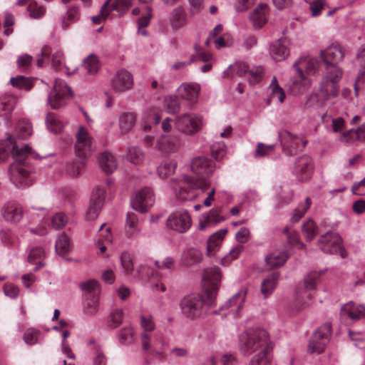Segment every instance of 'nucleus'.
Wrapping results in <instances>:
<instances>
[{"mask_svg":"<svg viewBox=\"0 0 365 365\" xmlns=\"http://www.w3.org/2000/svg\"><path fill=\"white\" fill-rule=\"evenodd\" d=\"M166 226L168 228L179 233H184L191 226L190 216L185 210L174 212L168 216L166 220Z\"/></svg>","mask_w":365,"mask_h":365,"instance_id":"obj_12","label":"nucleus"},{"mask_svg":"<svg viewBox=\"0 0 365 365\" xmlns=\"http://www.w3.org/2000/svg\"><path fill=\"white\" fill-rule=\"evenodd\" d=\"M200 91V84L194 82L183 83L178 89L179 96L187 102L190 108H192L197 102Z\"/></svg>","mask_w":365,"mask_h":365,"instance_id":"obj_17","label":"nucleus"},{"mask_svg":"<svg viewBox=\"0 0 365 365\" xmlns=\"http://www.w3.org/2000/svg\"><path fill=\"white\" fill-rule=\"evenodd\" d=\"M133 86V76L125 69L117 71L111 80V87L115 93L125 92L131 89Z\"/></svg>","mask_w":365,"mask_h":365,"instance_id":"obj_16","label":"nucleus"},{"mask_svg":"<svg viewBox=\"0 0 365 365\" xmlns=\"http://www.w3.org/2000/svg\"><path fill=\"white\" fill-rule=\"evenodd\" d=\"M164 108L169 113H176L180 109V103L176 96H169L164 100Z\"/></svg>","mask_w":365,"mask_h":365,"instance_id":"obj_54","label":"nucleus"},{"mask_svg":"<svg viewBox=\"0 0 365 365\" xmlns=\"http://www.w3.org/2000/svg\"><path fill=\"white\" fill-rule=\"evenodd\" d=\"M138 218L133 212H128L126 216L125 225V233L127 237L131 238L138 233Z\"/></svg>","mask_w":365,"mask_h":365,"instance_id":"obj_38","label":"nucleus"},{"mask_svg":"<svg viewBox=\"0 0 365 365\" xmlns=\"http://www.w3.org/2000/svg\"><path fill=\"white\" fill-rule=\"evenodd\" d=\"M319 249L326 253L335 254L341 248V238L336 232H327L318 240Z\"/></svg>","mask_w":365,"mask_h":365,"instance_id":"obj_14","label":"nucleus"},{"mask_svg":"<svg viewBox=\"0 0 365 365\" xmlns=\"http://www.w3.org/2000/svg\"><path fill=\"white\" fill-rule=\"evenodd\" d=\"M323 61L328 63H336L341 61L344 53L341 46L339 44H331L327 49L320 51Z\"/></svg>","mask_w":365,"mask_h":365,"instance_id":"obj_22","label":"nucleus"},{"mask_svg":"<svg viewBox=\"0 0 365 365\" xmlns=\"http://www.w3.org/2000/svg\"><path fill=\"white\" fill-rule=\"evenodd\" d=\"M221 279V270L217 267H212L204 270L202 276L205 294L208 297V303H213Z\"/></svg>","mask_w":365,"mask_h":365,"instance_id":"obj_5","label":"nucleus"},{"mask_svg":"<svg viewBox=\"0 0 365 365\" xmlns=\"http://www.w3.org/2000/svg\"><path fill=\"white\" fill-rule=\"evenodd\" d=\"M79 287L86 292V295H98L99 292L98 283L95 279L82 282L79 284Z\"/></svg>","mask_w":365,"mask_h":365,"instance_id":"obj_58","label":"nucleus"},{"mask_svg":"<svg viewBox=\"0 0 365 365\" xmlns=\"http://www.w3.org/2000/svg\"><path fill=\"white\" fill-rule=\"evenodd\" d=\"M30 16L34 19L41 18L46 11L43 6L38 5L36 1H31L28 6Z\"/></svg>","mask_w":365,"mask_h":365,"instance_id":"obj_64","label":"nucleus"},{"mask_svg":"<svg viewBox=\"0 0 365 365\" xmlns=\"http://www.w3.org/2000/svg\"><path fill=\"white\" fill-rule=\"evenodd\" d=\"M203 304H212L208 303V297L205 294L202 297L199 294L187 295L181 300L180 305L185 317L194 319L200 315Z\"/></svg>","mask_w":365,"mask_h":365,"instance_id":"obj_3","label":"nucleus"},{"mask_svg":"<svg viewBox=\"0 0 365 365\" xmlns=\"http://www.w3.org/2000/svg\"><path fill=\"white\" fill-rule=\"evenodd\" d=\"M210 186V184L206 180L196 181L193 178L184 175L179 180L178 191L175 188V193L177 197L180 200H190L193 197V195H190L191 189L200 188L203 190H206Z\"/></svg>","mask_w":365,"mask_h":365,"instance_id":"obj_8","label":"nucleus"},{"mask_svg":"<svg viewBox=\"0 0 365 365\" xmlns=\"http://www.w3.org/2000/svg\"><path fill=\"white\" fill-rule=\"evenodd\" d=\"M288 258L286 252L274 251L265 258L267 265L270 269H274L283 265Z\"/></svg>","mask_w":365,"mask_h":365,"instance_id":"obj_35","label":"nucleus"},{"mask_svg":"<svg viewBox=\"0 0 365 365\" xmlns=\"http://www.w3.org/2000/svg\"><path fill=\"white\" fill-rule=\"evenodd\" d=\"M341 317H348L352 320L365 317V307L362 304H356L353 302H349L341 307Z\"/></svg>","mask_w":365,"mask_h":365,"instance_id":"obj_24","label":"nucleus"},{"mask_svg":"<svg viewBox=\"0 0 365 365\" xmlns=\"http://www.w3.org/2000/svg\"><path fill=\"white\" fill-rule=\"evenodd\" d=\"M2 215L7 222L18 223L23 217L24 210L20 204L15 202H9L3 207Z\"/></svg>","mask_w":365,"mask_h":365,"instance_id":"obj_21","label":"nucleus"},{"mask_svg":"<svg viewBox=\"0 0 365 365\" xmlns=\"http://www.w3.org/2000/svg\"><path fill=\"white\" fill-rule=\"evenodd\" d=\"M311 205L312 200L310 197H307L304 202L299 203L297 207L294 210L290 218L291 222L293 223L298 222L309 209Z\"/></svg>","mask_w":365,"mask_h":365,"instance_id":"obj_43","label":"nucleus"},{"mask_svg":"<svg viewBox=\"0 0 365 365\" xmlns=\"http://www.w3.org/2000/svg\"><path fill=\"white\" fill-rule=\"evenodd\" d=\"M70 96L71 91L66 82L56 79L53 90L48 97V104L52 109H58L66 104V100Z\"/></svg>","mask_w":365,"mask_h":365,"instance_id":"obj_7","label":"nucleus"},{"mask_svg":"<svg viewBox=\"0 0 365 365\" xmlns=\"http://www.w3.org/2000/svg\"><path fill=\"white\" fill-rule=\"evenodd\" d=\"M278 138L283 151L289 155H294L299 149L304 148L307 143V140H302L299 136L292 135L287 130L279 131Z\"/></svg>","mask_w":365,"mask_h":365,"instance_id":"obj_10","label":"nucleus"},{"mask_svg":"<svg viewBox=\"0 0 365 365\" xmlns=\"http://www.w3.org/2000/svg\"><path fill=\"white\" fill-rule=\"evenodd\" d=\"M98 159L100 168L105 173H112L117 168V160L110 153L103 152Z\"/></svg>","mask_w":365,"mask_h":365,"instance_id":"obj_29","label":"nucleus"},{"mask_svg":"<svg viewBox=\"0 0 365 365\" xmlns=\"http://www.w3.org/2000/svg\"><path fill=\"white\" fill-rule=\"evenodd\" d=\"M331 326L329 323H325L313 334L308 345V351L310 354H320L324 351L327 344L329 341Z\"/></svg>","mask_w":365,"mask_h":365,"instance_id":"obj_6","label":"nucleus"},{"mask_svg":"<svg viewBox=\"0 0 365 365\" xmlns=\"http://www.w3.org/2000/svg\"><path fill=\"white\" fill-rule=\"evenodd\" d=\"M133 329L131 327H125L120 330L119 341L122 344L129 345L134 342Z\"/></svg>","mask_w":365,"mask_h":365,"instance_id":"obj_61","label":"nucleus"},{"mask_svg":"<svg viewBox=\"0 0 365 365\" xmlns=\"http://www.w3.org/2000/svg\"><path fill=\"white\" fill-rule=\"evenodd\" d=\"M279 278V272H274L261 283V293L264 298H267L274 290Z\"/></svg>","mask_w":365,"mask_h":365,"instance_id":"obj_31","label":"nucleus"},{"mask_svg":"<svg viewBox=\"0 0 365 365\" xmlns=\"http://www.w3.org/2000/svg\"><path fill=\"white\" fill-rule=\"evenodd\" d=\"M10 82L14 87L19 89L28 91L32 87V81L30 78L24 76H18L10 79Z\"/></svg>","mask_w":365,"mask_h":365,"instance_id":"obj_56","label":"nucleus"},{"mask_svg":"<svg viewBox=\"0 0 365 365\" xmlns=\"http://www.w3.org/2000/svg\"><path fill=\"white\" fill-rule=\"evenodd\" d=\"M160 115L155 110H150L144 114L142 120V127L147 132L152 128V124L157 125L160 123Z\"/></svg>","mask_w":365,"mask_h":365,"instance_id":"obj_44","label":"nucleus"},{"mask_svg":"<svg viewBox=\"0 0 365 365\" xmlns=\"http://www.w3.org/2000/svg\"><path fill=\"white\" fill-rule=\"evenodd\" d=\"M302 232L307 241L312 240L318 234V227L312 219H308L302 225Z\"/></svg>","mask_w":365,"mask_h":365,"instance_id":"obj_45","label":"nucleus"},{"mask_svg":"<svg viewBox=\"0 0 365 365\" xmlns=\"http://www.w3.org/2000/svg\"><path fill=\"white\" fill-rule=\"evenodd\" d=\"M320 274L317 272H312L304 277V288L307 290L304 295L308 298L310 297V293L308 292L312 291L315 289L317 281L319 279Z\"/></svg>","mask_w":365,"mask_h":365,"instance_id":"obj_53","label":"nucleus"},{"mask_svg":"<svg viewBox=\"0 0 365 365\" xmlns=\"http://www.w3.org/2000/svg\"><path fill=\"white\" fill-rule=\"evenodd\" d=\"M16 105V98L10 94H3L0 96V116L9 120V115Z\"/></svg>","mask_w":365,"mask_h":365,"instance_id":"obj_32","label":"nucleus"},{"mask_svg":"<svg viewBox=\"0 0 365 365\" xmlns=\"http://www.w3.org/2000/svg\"><path fill=\"white\" fill-rule=\"evenodd\" d=\"M9 153L19 158L26 155L38 157L28 145L19 148L10 138H7L6 140H0V162L5 160Z\"/></svg>","mask_w":365,"mask_h":365,"instance_id":"obj_9","label":"nucleus"},{"mask_svg":"<svg viewBox=\"0 0 365 365\" xmlns=\"http://www.w3.org/2000/svg\"><path fill=\"white\" fill-rule=\"evenodd\" d=\"M264 73V68L262 66H255L251 69H248L247 79L250 84H256L260 82L262 79Z\"/></svg>","mask_w":365,"mask_h":365,"instance_id":"obj_60","label":"nucleus"},{"mask_svg":"<svg viewBox=\"0 0 365 365\" xmlns=\"http://www.w3.org/2000/svg\"><path fill=\"white\" fill-rule=\"evenodd\" d=\"M120 263L125 274H130L133 272L134 267L133 260L128 252H124L121 254Z\"/></svg>","mask_w":365,"mask_h":365,"instance_id":"obj_62","label":"nucleus"},{"mask_svg":"<svg viewBox=\"0 0 365 365\" xmlns=\"http://www.w3.org/2000/svg\"><path fill=\"white\" fill-rule=\"evenodd\" d=\"M80 18V11L77 7H71L68 9L66 14L62 19V28L66 29L71 24L76 22Z\"/></svg>","mask_w":365,"mask_h":365,"instance_id":"obj_50","label":"nucleus"},{"mask_svg":"<svg viewBox=\"0 0 365 365\" xmlns=\"http://www.w3.org/2000/svg\"><path fill=\"white\" fill-rule=\"evenodd\" d=\"M82 67L88 74L94 75L100 69L101 64L96 56L90 54L83 61Z\"/></svg>","mask_w":365,"mask_h":365,"instance_id":"obj_42","label":"nucleus"},{"mask_svg":"<svg viewBox=\"0 0 365 365\" xmlns=\"http://www.w3.org/2000/svg\"><path fill=\"white\" fill-rule=\"evenodd\" d=\"M267 9L266 4H260L250 14V19L256 29L262 28L266 23Z\"/></svg>","mask_w":365,"mask_h":365,"instance_id":"obj_33","label":"nucleus"},{"mask_svg":"<svg viewBox=\"0 0 365 365\" xmlns=\"http://www.w3.org/2000/svg\"><path fill=\"white\" fill-rule=\"evenodd\" d=\"M137 115L134 112H123L118 118V126L122 134L129 133L134 127Z\"/></svg>","mask_w":365,"mask_h":365,"instance_id":"obj_28","label":"nucleus"},{"mask_svg":"<svg viewBox=\"0 0 365 365\" xmlns=\"http://www.w3.org/2000/svg\"><path fill=\"white\" fill-rule=\"evenodd\" d=\"M48 129L53 133H58L63 128V123L53 113H48L46 118Z\"/></svg>","mask_w":365,"mask_h":365,"instance_id":"obj_52","label":"nucleus"},{"mask_svg":"<svg viewBox=\"0 0 365 365\" xmlns=\"http://www.w3.org/2000/svg\"><path fill=\"white\" fill-rule=\"evenodd\" d=\"M312 158L307 155H302L297 158L294 165V173L299 180L303 182L307 180L312 173Z\"/></svg>","mask_w":365,"mask_h":365,"instance_id":"obj_19","label":"nucleus"},{"mask_svg":"<svg viewBox=\"0 0 365 365\" xmlns=\"http://www.w3.org/2000/svg\"><path fill=\"white\" fill-rule=\"evenodd\" d=\"M40 331L34 328H29L24 334V340L26 344L34 345L38 342Z\"/></svg>","mask_w":365,"mask_h":365,"instance_id":"obj_63","label":"nucleus"},{"mask_svg":"<svg viewBox=\"0 0 365 365\" xmlns=\"http://www.w3.org/2000/svg\"><path fill=\"white\" fill-rule=\"evenodd\" d=\"M0 242L6 247H15L19 243L18 237L10 230L0 231Z\"/></svg>","mask_w":365,"mask_h":365,"instance_id":"obj_48","label":"nucleus"},{"mask_svg":"<svg viewBox=\"0 0 365 365\" xmlns=\"http://www.w3.org/2000/svg\"><path fill=\"white\" fill-rule=\"evenodd\" d=\"M80 160H72L66 164V172L71 177L76 178L81 175L82 169L85 167V158H79Z\"/></svg>","mask_w":365,"mask_h":365,"instance_id":"obj_41","label":"nucleus"},{"mask_svg":"<svg viewBox=\"0 0 365 365\" xmlns=\"http://www.w3.org/2000/svg\"><path fill=\"white\" fill-rule=\"evenodd\" d=\"M203 255L201 251L195 248L185 250L181 256L182 266L191 267L200 264L202 261Z\"/></svg>","mask_w":365,"mask_h":365,"instance_id":"obj_27","label":"nucleus"},{"mask_svg":"<svg viewBox=\"0 0 365 365\" xmlns=\"http://www.w3.org/2000/svg\"><path fill=\"white\" fill-rule=\"evenodd\" d=\"M273 348L268 332L263 329L253 328L239 336V349L246 356L267 354Z\"/></svg>","mask_w":365,"mask_h":365,"instance_id":"obj_1","label":"nucleus"},{"mask_svg":"<svg viewBox=\"0 0 365 365\" xmlns=\"http://www.w3.org/2000/svg\"><path fill=\"white\" fill-rule=\"evenodd\" d=\"M16 129L18 137L22 139L29 137L32 133L31 125L28 120H20Z\"/></svg>","mask_w":365,"mask_h":365,"instance_id":"obj_57","label":"nucleus"},{"mask_svg":"<svg viewBox=\"0 0 365 365\" xmlns=\"http://www.w3.org/2000/svg\"><path fill=\"white\" fill-rule=\"evenodd\" d=\"M343 75L341 69L335 63L326 64V73L323 78L339 82Z\"/></svg>","mask_w":365,"mask_h":365,"instance_id":"obj_47","label":"nucleus"},{"mask_svg":"<svg viewBox=\"0 0 365 365\" xmlns=\"http://www.w3.org/2000/svg\"><path fill=\"white\" fill-rule=\"evenodd\" d=\"M302 63L303 67L308 73H314L317 66V61L314 59H307L306 58H300L293 64V68L297 71L302 80L304 79L302 68L299 65Z\"/></svg>","mask_w":365,"mask_h":365,"instance_id":"obj_34","label":"nucleus"},{"mask_svg":"<svg viewBox=\"0 0 365 365\" xmlns=\"http://www.w3.org/2000/svg\"><path fill=\"white\" fill-rule=\"evenodd\" d=\"M177 162L173 159L164 160L158 167L157 173L162 179H165L173 175L177 168Z\"/></svg>","mask_w":365,"mask_h":365,"instance_id":"obj_37","label":"nucleus"},{"mask_svg":"<svg viewBox=\"0 0 365 365\" xmlns=\"http://www.w3.org/2000/svg\"><path fill=\"white\" fill-rule=\"evenodd\" d=\"M245 293L241 290L237 292L232 297L229 299L226 303L220 307V309L225 308H232L231 312L236 314H237L245 301Z\"/></svg>","mask_w":365,"mask_h":365,"instance_id":"obj_36","label":"nucleus"},{"mask_svg":"<svg viewBox=\"0 0 365 365\" xmlns=\"http://www.w3.org/2000/svg\"><path fill=\"white\" fill-rule=\"evenodd\" d=\"M269 89L271 90V97L272 99H277L279 103H283L285 98V93L282 88H281L278 83L277 78L274 76L272 79L269 85Z\"/></svg>","mask_w":365,"mask_h":365,"instance_id":"obj_51","label":"nucleus"},{"mask_svg":"<svg viewBox=\"0 0 365 365\" xmlns=\"http://www.w3.org/2000/svg\"><path fill=\"white\" fill-rule=\"evenodd\" d=\"M227 232V230L226 229L220 230L209 237L207 245V255L210 256L212 255L214 249L220 245L221 242L225 238Z\"/></svg>","mask_w":365,"mask_h":365,"instance_id":"obj_40","label":"nucleus"},{"mask_svg":"<svg viewBox=\"0 0 365 365\" xmlns=\"http://www.w3.org/2000/svg\"><path fill=\"white\" fill-rule=\"evenodd\" d=\"M339 82L322 78L319 84V92L326 98H335L339 94Z\"/></svg>","mask_w":365,"mask_h":365,"instance_id":"obj_30","label":"nucleus"},{"mask_svg":"<svg viewBox=\"0 0 365 365\" xmlns=\"http://www.w3.org/2000/svg\"><path fill=\"white\" fill-rule=\"evenodd\" d=\"M191 170L193 173L201 176H207L215 170L213 163L205 157H197L191 162Z\"/></svg>","mask_w":365,"mask_h":365,"instance_id":"obj_20","label":"nucleus"},{"mask_svg":"<svg viewBox=\"0 0 365 365\" xmlns=\"http://www.w3.org/2000/svg\"><path fill=\"white\" fill-rule=\"evenodd\" d=\"M9 175L10 180L19 188H25L33 184L29 168L21 161L14 162L9 167Z\"/></svg>","mask_w":365,"mask_h":365,"instance_id":"obj_4","label":"nucleus"},{"mask_svg":"<svg viewBox=\"0 0 365 365\" xmlns=\"http://www.w3.org/2000/svg\"><path fill=\"white\" fill-rule=\"evenodd\" d=\"M168 19L170 28L175 31L184 29L189 24L187 14L182 6H178L172 9Z\"/></svg>","mask_w":365,"mask_h":365,"instance_id":"obj_18","label":"nucleus"},{"mask_svg":"<svg viewBox=\"0 0 365 365\" xmlns=\"http://www.w3.org/2000/svg\"><path fill=\"white\" fill-rule=\"evenodd\" d=\"M132 5V0H115L110 6H108L110 12L116 11L120 14L126 13Z\"/></svg>","mask_w":365,"mask_h":365,"instance_id":"obj_59","label":"nucleus"},{"mask_svg":"<svg viewBox=\"0 0 365 365\" xmlns=\"http://www.w3.org/2000/svg\"><path fill=\"white\" fill-rule=\"evenodd\" d=\"M105 197V190L100 186L96 187L91 197L90 205L86 212V218L87 220L96 219L103 207Z\"/></svg>","mask_w":365,"mask_h":365,"instance_id":"obj_15","label":"nucleus"},{"mask_svg":"<svg viewBox=\"0 0 365 365\" xmlns=\"http://www.w3.org/2000/svg\"><path fill=\"white\" fill-rule=\"evenodd\" d=\"M45 257V251L41 247H36L32 248L28 255V262L31 264H36L34 268V271H38L40 268L44 266L42 262Z\"/></svg>","mask_w":365,"mask_h":365,"instance_id":"obj_39","label":"nucleus"},{"mask_svg":"<svg viewBox=\"0 0 365 365\" xmlns=\"http://www.w3.org/2000/svg\"><path fill=\"white\" fill-rule=\"evenodd\" d=\"M155 201L153 191L150 187H143L138 190L131 199L133 210L145 213L153 205Z\"/></svg>","mask_w":365,"mask_h":365,"instance_id":"obj_11","label":"nucleus"},{"mask_svg":"<svg viewBox=\"0 0 365 365\" xmlns=\"http://www.w3.org/2000/svg\"><path fill=\"white\" fill-rule=\"evenodd\" d=\"M182 145L183 142L178 135H163L159 141L160 149L166 153H175Z\"/></svg>","mask_w":365,"mask_h":365,"instance_id":"obj_25","label":"nucleus"},{"mask_svg":"<svg viewBox=\"0 0 365 365\" xmlns=\"http://www.w3.org/2000/svg\"><path fill=\"white\" fill-rule=\"evenodd\" d=\"M128 160L135 165L141 163L144 160V154L138 147H130L127 153Z\"/></svg>","mask_w":365,"mask_h":365,"instance_id":"obj_55","label":"nucleus"},{"mask_svg":"<svg viewBox=\"0 0 365 365\" xmlns=\"http://www.w3.org/2000/svg\"><path fill=\"white\" fill-rule=\"evenodd\" d=\"M56 251L58 255L68 252L71 247L69 237L64 233L60 235L56 242Z\"/></svg>","mask_w":365,"mask_h":365,"instance_id":"obj_49","label":"nucleus"},{"mask_svg":"<svg viewBox=\"0 0 365 365\" xmlns=\"http://www.w3.org/2000/svg\"><path fill=\"white\" fill-rule=\"evenodd\" d=\"M75 152L78 158H86L92 150L91 137L88 131L80 126L76 134Z\"/></svg>","mask_w":365,"mask_h":365,"instance_id":"obj_13","label":"nucleus"},{"mask_svg":"<svg viewBox=\"0 0 365 365\" xmlns=\"http://www.w3.org/2000/svg\"><path fill=\"white\" fill-rule=\"evenodd\" d=\"M269 53L276 61L285 60L289 55L287 41L282 38L273 42L269 47Z\"/></svg>","mask_w":365,"mask_h":365,"instance_id":"obj_23","label":"nucleus"},{"mask_svg":"<svg viewBox=\"0 0 365 365\" xmlns=\"http://www.w3.org/2000/svg\"><path fill=\"white\" fill-rule=\"evenodd\" d=\"M98 295H86L83 312L87 315H93L98 312Z\"/></svg>","mask_w":365,"mask_h":365,"instance_id":"obj_46","label":"nucleus"},{"mask_svg":"<svg viewBox=\"0 0 365 365\" xmlns=\"http://www.w3.org/2000/svg\"><path fill=\"white\" fill-rule=\"evenodd\" d=\"M220 208H213L202 215L199 225L200 230H204L207 227L213 226L224 221L225 217L220 216Z\"/></svg>","mask_w":365,"mask_h":365,"instance_id":"obj_26","label":"nucleus"},{"mask_svg":"<svg viewBox=\"0 0 365 365\" xmlns=\"http://www.w3.org/2000/svg\"><path fill=\"white\" fill-rule=\"evenodd\" d=\"M203 124L202 117L193 113H186L175 118L177 130L188 135L198 132Z\"/></svg>","mask_w":365,"mask_h":365,"instance_id":"obj_2","label":"nucleus"}]
</instances>
